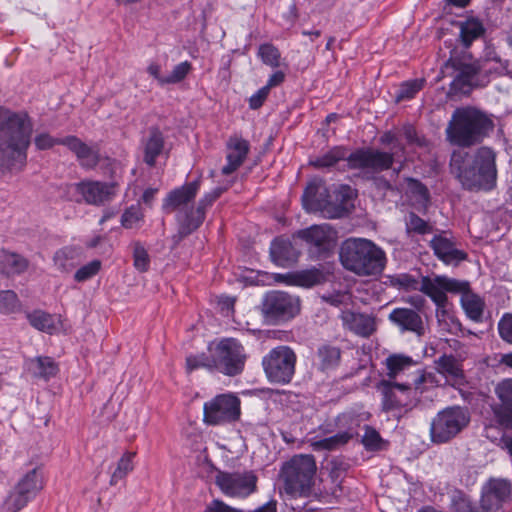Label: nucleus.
<instances>
[{
  "label": "nucleus",
  "instance_id": "nucleus-37",
  "mask_svg": "<svg viewBox=\"0 0 512 512\" xmlns=\"http://www.w3.org/2000/svg\"><path fill=\"white\" fill-rule=\"evenodd\" d=\"M415 364L412 357L404 354H391L385 359L386 380L396 381V378Z\"/></svg>",
  "mask_w": 512,
  "mask_h": 512
},
{
  "label": "nucleus",
  "instance_id": "nucleus-45",
  "mask_svg": "<svg viewBox=\"0 0 512 512\" xmlns=\"http://www.w3.org/2000/svg\"><path fill=\"white\" fill-rule=\"evenodd\" d=\"M22 304L18 295L12 290L0 291V313L10 315L20 312Z\"/></svg>",
  "mask_w": 512,
  "mask_h": 512
},
{
  "label": "nucleus",
  "instance_id": "nucleus-3",
  "mask_svg": "<svg viewBox=\"0 0 512 512\" xmlns=\"http://www.w3.org/2000/svg\"><path fill=\"white\" fill-rule=\"evenodd\" d=\"M493 128V121L482 111L457 108L446 127V138L453 145L468 148L482 142Z\"/></svg>",
  "mask_w": 512,
  "mask_h": 512
},
{
  "label": "nucleus",
  "instance_id": "nucleus-43",
  "mask_svg": "<svg viewBox=\"0 0 512 512\" xmlns=\"http://www.w3.org/2000/svg\"><path fill=\"white\" fill-rule=\"evenodd\" d=\"M135 455V452H126L122 455L117 463L116 469L111 475L110 485H117L120 480L124 479L128 473L133 470V459Z\"/></svg>",
  "mask_w": 512,
  "mask_h": 512
},
{
  "label": "nucleus",
  "instance_id": "nucleus-6",
  "mask_svg": "<svg viewBox=\"0 0 512 512\" xmlns=\"http://www.w3.org/2000/svg\"><path fill=\"white\" fill-rule=\"evenodd\" d=\"M427 380L425 373H419L413 384L407 382L382 379L376 388L381 394V407L384 412L408 411L420 402V396L425 391L424 383Z\"/></svg>",
  "mask_w": 512,
  "mask_h": 512
},
{
  "label": "nucleus",
  "instance_id": "nucleus-15",
  "mask_svg": "<svg viewBox=\"0 0 512 512\" xmlns=\"http://www.w3.org/2000/svg\"><path fill=\"white\" fill-rule=\"evenodd\" d=\"M394 162L392 153L380 151L377 149H358L350 153L347 157L348 167L350 169L367 170L378 173L389 169Z\"/></svg>",
  "mask_w": 512,
  "mask_h": 512
},
{
  "label": "nucleus",
  "instance_id": "nucleus-20",
  "mask_svg": "<svg viewBox=\"0 0 512 512\" xmlns=\"http://www.w3.org/2000/svg\"><path fill=\"white\" fill-rule=\"evenodd\" d=\"M297 237L316 247L319 253H329L335 246L336 232L328 224L313 225L299 230Z\"/></svg>",
  "mask_w": 512,
  "mask_h": 512
},
{
  "label": "nucleus",
  "instance_id": "nucleus-50",
  "mask_svg": "<svg viewBox=\"0 0 512 512\" xmlns=\"http://www.w3.org/2000/svg\"><path fill=\"white\" fill-rule=\"evenodd\" d=\"M423 79H415L401 84L396 95V101H402L413 98L424 86Z\"/></svg>",
  "mask_w": 512,
  "mask_h": 512
},
{
  "label": "nucleus",
  "instance_id": "nucleus-26",
  "mask_svg": "<svg viewBox=\"0 0 512 512\" xmlns=\"http://www.w3.org/2000/svg\"><path fill=\"white\" fill-rule=\"evenodd\" d=\"M388 319L397 326L402 332H412L419 336L424 333V326L421 316L418 312L410 308H394Z\"/></svg>",
  "mask_w": 512,
  "mask_h": 512
},
{
  "label": "nucleus",
  "instance_id": "nucleus-29",
  "mask_svg": "<svg viewBox=\"0 0 512 512\" xmlns=\"http://www.w3.org/2000/svg\"><path fill=\"white\" fill-rule=\"evenodd\" d=\"M227 150V164L222 167L224 175L233 173L242 165L249 152V142L241 137H230Z\"/></svg>",
  "mask_w": 512,
  "mask_h": 512
},
{
  "label": "nucleus",
  "instance_id": "nucleus-62",
  "mask_svg": "<svg viewBox=\"0 0 512 512\" xmlns=\"http://www.w3.org/2000/svg\"><path fill=\"white\" fill-rule=\"evenodd\" d=\"M284 80L285 74L282 71H276L270 76L265 87H268V90L270 91L271 88L280 85Z\"/></svg>",
  "mask_w": 512,
  "mask_h": 512
},
{
  "label": "nucleus",
  "instance_id": "nucleus-34",
  "mask_svg": "<svg viewBox=\"0 0 512 512\" xmlns=\"http://www.w3.org/2000/svg\"><path fill=\"white\" fill-rule=\"evenodd\" d=\"M29 370L36 378L46 381L55 377L59 372V366L56 361L49 356H37L29 360Z\"/></svg>",
  "mask_w": 512,
  "mask_h": 512
},
{
  "label": "nucleus",
  "instance_id": "nucleus-2",
  "mask_svg": "<svg viewBox=\"0 0 512 512\" xmlns=\"http://www.w3.org/2000/svg\"><path fill=\"white\" fill-rule=\"evenodd\" d=\"M26 113H15L0 106V172L22 169L32 135Z\"/></svg>",
  "mask_w": 512,
  "mask_h": 512
},
{
  "label": "nucleus",
  "instance_id": "nucleus-48",
  "mask_svg": "<svg viewBox=\"0 0 512 512\" xmlns=\"http://www.w3.org/2000/svg\"><path fill=\"white\" fill-rule=\"evenodd\" d=\"M347 157L346 149L342 147H334L323 156L312 161L311 164L317 168L331 167L339 160H347Z\"/></svg>",
  "mask_w": 512,
  "mask_h": 512
},
{
  "label": "nucleus",
  "instance_id": "nucleus-57",
  "mask_svg": "<svg viewBox=\"0 0 512 512\" xmlns=\"http://www.w3.org/2000/svg\"><path fill=\"white\" fill-rule=\"evenodd\" d=\"M382 438L377 430L367 427L362 443L367 450L376 451L381 448Z\"/></svg>",
  "mask_w": 512,
  "mask_h": 512
},
{
  "label": "nucleus",
  "instance_id": "nucleus-33",
  "mask_svg": "<svg viewBox=\"0 0 512 512\" xmlns=\"http://www.w3.org/2000/svg\"><path fill=\"white\" fill-rule=\"evenodd\" d=\"M25 316L29 324L40 332L53 335L59 331L55 316L46 311L35 309L30 312H25Z\"/></svg>",
  "mask_w": 512,
  "mask_h": 512
},
{
  "label": "nucleus",
  "instance_id": "nucleus-28",
  "mask_svg": "<svg viewBox=\"0 0 512 512\" xmlns=\"http://www.w3.org/2000/svg\"><path fill=\"white\" fill-rule=\"evenodd\" d=\"M143 148V161L150 167L155 166L157 157L162 153L165 138L157 126L148 128L147 133L141 141Z\"/></svg>",
  "mask_w": 512,
  "mask_h": 512
},
{
  "label": "nucleus",
  "instance_id": "nucleus-54",
  "mask_svg": "<svg viewBox=\"0 0 512 512\" xmlns=\"http://www.w3.org/2000/svg\"><path fill=\"white\" fill-rule=\"evenodd\" d=\"M406 227L408 232H415L417 234H426L432 231V226L414 212L408 214Z\"/></svg>",
  "mask_w": 512,
  "mask_h": 512
},
{
  "label": "nucleus",
  "instance_id": "nucleus-1",
  "mask_svg": "<svg viewBox=\"0 0 512 512\" xmlns=\"http://www.w3.org/2000/svg\"><path fill=\"white\" fill-rule=\"evenodd\" d=\"M450 171L466 190H491L497 180L496 152L487 146L472 154L456 150L451 154Z\"/></svg>",
  "mask_w": 512,
  "mask_h": 512
},
{
  "label": "nucleus",
  "instance_id": "nucleus-53",
  "mask_svg": "<svg viewBox=\"0 0 512 512\" xmlns=\"http://www.w3.org/2000/svg\"><path fill=\"white\" fill-rule=\"evenodd\" d=\"M499 337L506 344L512 345V313L505 312L497 323Z\"/></svg>",
  "mask_w": 512,
  "mask_h": 512
},
{
  "label": "nucleus",
  "instance_id": "nucleus-21",
  "mask_svg": "<svg viewBox=\"0 0 512 512\" xmlns=\"http://www.w3.org/2000/svg\"><path fill=\"white\" fill-rule=\"evenodd\" d=\"M223 193L222 188H215L211 192L205 194L198 202L197 207L186 211L183 218H180L182 222L181 232L189 234L196 230L204 221L206 209L210 207Z\"/></svg>",
  "mask_w": 512,
  "mask_h": 512
},
{
  "label": "nucleus",
  "instance_id": "nucleus-18",
  "mask_svg": "<svg viewBox=\"0 0 512 512\" xmlns=\"http://www.w3.org/2000/svg\"><path fill=\"white\" fill-rule=\"evenodd\" d=\"M332 196L325 182L321 179L312 180L302 195V204L308 212H321L327 218V210L331 207Z\"/></svg>",
  "mask_w": 512,
  "mask_h": 512
},
{
  "label": "nucleus",
  "instance_id": "nucleus-19",
  "mask_svg": "<svg viewBox=\"0 0 512 512\" xmlns=\"http://www.w3.org/2000/svg\"><path fill=\"white\" fill-rule=\"evenodd\" d=\"M115 186V184L90 180L75 184V189L85 203L100 206L114 197Z\"/></svg>",
  "mask_w": 512,
  "mask_h": 512
},
{
  "label": "nucleus",
  "instance_id": "nucleus-47",
  "mask_svg": "<svg viewBox=\"0 0 512 512\" xmlns=\"http://www.w3.org/2000/svg\"><path fill=\"white\" fill-rule=\"evenodd\" d=\"M214 353H200L197 355H189L186 357V368L188 372L204 368L211 372L214 370Z\"/></svg>",
  "mask_w": 512,
  "mask_h": 512
},
{
  "label": "nucleus",
  "instance_id": "nucleus-23",
  "mask_svg": "<svg viewBox=\"0 0 512 512\" xmlns=\"http://www.w3.org/2000/svg\"><path fill=\"white\" fill-rule=\"evenodd\" d=\"M331 207L327 210L328 219H337L347 216L354 209L356 191L349 185H339L333 191Z\"/></svg>",
  "mask_w": 512,
  "mask_h": 512
},
{
  "label": "nucleus",
  "instance_id": "nucleus-52",
  "mask_svg": "<svg viewBox=\"0 0 512 512\" xmlns=\"http://www.w3.org/2000/svg\"><path fill=\"white\" fill-rule=\"evenodd\" d=\"M102 263L98 259H94L86 265L80 267L74 274L76 282H85L97 275L101 269Z\"/></svg>",
  "mask_w": 512,
  "mask_h": 512
},
{
  "label": "nucleus",
  "instance_id": "nucleus-27",
  "mask_svg": "<svg viewBox=\"0 0 512 512\" xmlns=\"http://www.w3.org/2000/svg\"><path fill=\"white\" fill-rule=\"evenodd\" d=\"M342 266L358 276H378L385 268L387 258H339Z\"/></svg>",
  "mask_w": 512,
  "mask_h": 512
},
{
  "label": "nucleus",
  "instance_id": "nucleus-8",
  "mask_svg": "<svg viewBox=\"0 0 512 512\" xmlns=\"http://www.w3.org/2000/svg\"><path fill=\"white\" fill-rule=\"evenodd\" d=\"M208 352L214 353V370L228 377H235L245 369L248 359L242 342L234 337H223L208 345Z\"/></svg>",
  "mask_w": 512,
  "mask_h": 512
},
{
  "label": "nucleus",
  "instance_id": "nucleus-7",
  "mask_svg": "<svg viewBox=\"0 0 512 512\" xmlns=\"http://www.w3.org/2000/svg\"><path fill=\"white\" fill-rule=\"evenodd\" d=\"M445 76L453 78L450 90L453 93L468 94L475 87L485 86L488 80L482 76L479 62L470 54L451 55L442 68Z\"/></svg>",
  "mask_w": 512,
  "mask_h": 512
},
{
  "label": "nucleus",
  "instance_id": "nucleus-16",
  "mask_svg": "<svg viewBox=\"0 0 512 512\" xmlns=\"http://www.w3.org/2000/svg\"><path fill=\"white\" fill-rule=\"evenodd\" d=\"M494 393L499 402L490 405L492 421L497 427L512 431V378L499 381L494 388Z\"/></svg>",
  "mask_w": 512,
  "mask_h": 512
},
{
  "label": "nucleus",
  "instance_id": "nucleus-13",
  "mask_svg": "<svg viewBox=\"0 0 512 512\" xmlns=\"http://www.w3.org/2000/svg\"><path fill=\"white\" fill-rule=\"evenodd\" d=\"M241 416V401L232 393L218 394L203 405V422L221 426L236 422Z\"/></svg>",
  "mask_w": 512,
  "mask_h": 512
},
{
  "label": "nucleus",
  "instance_id": "nucleus-4",
  "mask_svg": "<svg viewBox=\"0 0 512 512\" xmlns=\"http://www.w3.org/2000/svg\"><path fill=\"white\" fill-rule=\"evenodd\" d=\"M299 258H271L277 267L287 269L286 272L272 273L276 283L286 286L311 289L324 285L335 279L334 267L330 263L310 266L306 269H296Z\"/></svg>",
  "mask_w": 512,
  "mask_h": 512
},
{
  "label": "nucleus",
  "instance_id": "nucleus-11",
  "mask_svg": "<svg viewBox=\"0 0 512 512\" xmlns=\"http://www.w3.org/2000/svg\"><path fill=\"white\" fill-rule=\"evenodd\" d=\"M470 423L467 408L460 406L447 407L433 418L430 435L434 443H446L459 434Z\"/></svg>",
  "mask_w": 512,
  "mask_h": 512
},
{
  "label": "nucleus",
  "instance_id": "nucleus-22",
  "mask_svg": "<svg viewBox=\"0 0 512 512\" xmlns=\"http://www.w3.org/2000/svg\"><path fill=\"white\" fill-rule=\"evenodd\" d=\"M223 193L222 188H215L211 192L205 194L198 202L197 207L186 211L183 218H180L182 222L181 232L189 234L196 230L204 221L206 209L210 207Z\"/></svg>",
  "mask_w": 512,
  "mask_h": 512
},
{
  "label": "nucleus",
  "instance_id": "nucleus-25",
  "mask_svg": "<svg viewBox=\"0 0 512 512\" xmlns=\"http://www.w3.org/2000/svg\"><path fill=\"white\" fill-rule=\"evenodd\" d=\"M63 146H66L77 158L81 167L85 169L95 168L100 155L97 149L87 145L80 138L70 135L64 137Z\"/></svg>",
  "mask_w": 512,
  "mask_h": 512
},
{
  "label": "nucleus",
  "instance_id": "nucleus-64",
  "mask_svg": "<svg viewBox=\"0 0 512 512\" xmlns=\"http://www.w3.org/2000/svg\"><path fill=\"white\" fill-rule=\"evenodd\" d=\"M253 512H278L277 501L275 499H271L267 503L255 509Z\"/></svg>",
  "mask_w": 512,
  "mask_h": 512
},
{
  "label": "nucleus",
  "instance_id": "nucleus-56",
  "mask_svg": "<svg viewBox=\"0 0 512 512\" xmlns=\"http://www.w3.org/2000/svg\"><path fill=\"white\" fill-rule=\"evenodd\" d=\"M191 70V64L188 61L177 64L172 72L165 76V80L162 81V85L175 84L181 82Z\"/></svg>",
  "mask_w": 512,
  "mask_h": 512
},
{
  "label": "nucleus",
  "instance_id": "nucleus-35",
  "mask_svg": "<svg viewBox=\"0 0 512 512\" xmlns=\"http://www.w3.org/2000/svg\"><path fill=\"white\" fill-rule=\"evenodd\" d=\"M460 304L470 320L476 323L482 321L485 309V302L482 297L470 290L460 298Z\"/></svg>",
  "mask_w": 512,
  "mask_h": 512
},
{
  "label": "nucleus",
  "instance_id": "nucleus-31",
  "mask_svg": "<svg viewBox=\"0 0 512 512\" xmlns=\"http://www.w3.org/2000/svg\"><path fill=\"white\" fill-rule=\"evenodd\" d=\"M339 256H384V252L366 238H348L340 246Z\"/></svg>",
  "mask_w": 512,
  "mask_h": 512
},
{
  "label": "nucleus",
  "instance_id": "nucleus-9",
  "mask_svg": "<svg viewBox=\"0 0 512 512\" xmlns=\"http://www.w3.org/2000/svg\"><path fill=\"white\" fill-rule=\"evenodd\" d=\"M44 486V475L40 467L26 471L5 498L0 512H19L37 497Z\"/></svg>",
  "mask_w": 512,
  "mask_h": 512
},
{
  "label": "nucleus",
  "instance_id": "nucleus-41",
  "mask_svg": "<svg viewBox=\"0 0 512 512\" xmlns=\"http://www.w3.org/2000/svg\"><path fill=\"white\" fill-rule=\"evenodd\" d=\"M437 365L439 372L446 376L454 379H462L464 377L462 365L452 354L440 356L437 360Z\"/></svg>",
  "mask_w": 512,
  "mask_h": 512
},
{
  "label": "nucleus",
  "instance_id": "nucleus-40",
  "mask_svg": "<svg viewBox=\"0 0 512 512\" xmlns=\"http://www.w3.org/2000/svg\"><path fill=\"white\" fill-rule=\"evenodd\" d=\"M352 438L351 432L341 431L333 436L312 441L311 447L314 451H334L346 445Z\"/></svg>",
  "mask_w": 512,
  "mask_h": 512
},
{
  "label": "nucleus",
  "instance_id": "nucleus-59",
  "mask_svg": "<svg viewBox=\"0 0 512 512\" xmlns=\"http://www.w3.org/2000/svg\"><path fill=\"white\" fill-rule=\"evenodd\" d=\"M64 137L63 138H54L49 134L42 133L36 136L34 142L39 150H46L50 149L55 145H63Z\"/></svg>",
  "mask_w": 512,
  "mask_h": 512
},
{
  "label": "nucleus",
  "instance_id": "nucleus-49",
  "mask_svg": "<svg viewBox=\"0 0 512 512\" xmlns=\"http://www.w3.org/2000/svg\"><path fill=\"white\" fill-rule=\"evenodd\" d=\"M439 284L445 293L460 294L461 297L471 290L470 283L466 280H458L446 276H439Z\"/></svg>",
  "mask_w": 512,
  "mask_h": 512
},
{
  "label": "nucleus",
  "instance_id": "nucleus-63",
  "mask_svg": "<svg viewBox=\"0 0 512 512\" xmlns=\"http://www.w3.org/2000/svg\"><path fill=\"white\" fill-rule=\"evenodd\" d=\"M218 304L222 310L233 311L235 305V298L227 295H221L218 298Z\"/></svg>",
  "mask_w": 512,
  "mask_h": 512
},
{
  "label": "nucleus",
  "instance_id": "nucleus-17",
  "mask_svg": "<svg viewBox=\"0 0 512 512\" xmlns=\"http://www.w3.org/2000/svg\"><path fill=\"white\" fill-rule=\"evenodd\" d=\"M512 493V483L507 479L490 478L482 487L480 505L486 512H497Z\"/></svg>",
  "mask_w": 512,
  "mask_h": 512
},
{
  "label": "nucleus",
  "instance_id": "nucleus-60",
  "mask_svg": "<svg viewBox=\"0 0 512 512\" xmlns=\"http://www.w3.org/2000/svg\"><path fill=\"white\" fill-rule=\"evenodd\" d=\"M203 512H242V511L227 505L222 500L214 499L206 506V508Z\"/></svg>",
  "mask_w": 512,
  "mask_h": 512
},
{
  "label": "nucleus",
  "instance_id": "nucleus-38",
  "mask_svg": "<svg viewBox=\"0 0 512 512\" xmlns=\"http://www.w3.org/2000/svg\"><path fill=\"white\" fill-rule=\"evenodd\" d=\"M420 291L430 297L437 308H445L447 304V295L445 290L439 284V276L433 280L429 277H423L420 285Z\"/></svg>",
  "mask_w": 512,
  "mask_h": 512
},
{
  "label": "nucleus",
  "instance_id": "nucleus-46",
  "mask_svg": "<svg viewBox=\"0 0 512 512\" xmlns=\"http://www.w3.org/2000/svg\"><path fill=\"white\" fill-rule=\"evenodd\" d=\"M27 268V258H0V274L7 277L20 274Z\"/></svg>",
  "mask_w": 512,
  "mask_h": 512
},
{
  "label": "nucleus",
  "instance_id": "nucleus-36",
  "mask_svg": "<svg viewBox=\"0 0 512 512\" xmlns=\"http://www.w3.org/2000/svg\"><path fill=\"white\" fill-rule=\"evenodd\" d=\"M431 247L435 256H467L458 248L455 239L446 232L436 235L431 240Z\"/></svg>",
  "mask_w": 512,
  "mask_h": 512
},
{
  "label": "nucleus",
  "instance_id": "nucleus-30",
  "mask_svg": "<svg viewBox=\"0 0 512 512\" xmlns=\"http://www.w3.org/2000/svg\"><path fill=\"white\" fill-rule=\"evenodd\" d=\"M341 320L345 329L361 337H369L376 329L374 318L363 313L343 311Z\"/></svg>",
  "mask_w": 512,
  "mask_h": 512
},
{
  "label": "nucleus",
  "instance_id": "nucleus-12",
  "mask_svg": "<svg viewBox=\"0 0 512 512\" xmlns=\"http://www.w3.org/2000/svg\"><path fill=\"white\" fill-rule=\"evenodd\" d=\"M300 299L288 292L280 290L268 291L261 303V312L270 323H284L300 312Z\"/></svg>",
  "mask_w": 512,
  "mask_h": 512
},
{
  "label": "nucleus",
  "instance_id": "nucleus-58",
  "mask_svg": "<svg viewBox=\"0 0 512 512\" xmlns=\"http://www.w3.org/2000/svg\"><path fill=\"white\" fill-rule=\"evenodd\" d=\"M292 244L283 237L276 238L270 247V256H289L291 254Z\"/></svg>",
  "mask_w": 512,
  "mask_h": 512
},
{
  "label": "nucleus",
  "instance_id": "nucleus-39",
  "mask_svg": "<svg viewBox=\"0 0 512 512\" xmlns=\"http://www.w3.org/2000/svg\"><path fill=\"white\" fill-rule=\"evenodd\" d=\"M457 25L460 29L461 42L467 48L485 32L482 22L475 18L459 21Z\"/></svg>",
  "mask_w": 512,
  "mask_h": 512
},
{
  "label": "nucleus",
  "instance_id": "nucleus-61",
  "mask_svg": "<svg viewBox=\"0 0 512 512\" xmlns=\"http://www.w3.org/2000/svg\"><path fill=\"white\" fill-rule=\"evenodd\" d=\"M269 90H268V87H262L261 89H259L255 94H253L250 98H249V106L251 109H258L260 108L264 101L267 99L268 95H269Z\"/></svg>",
  "mask_w": 512,
  "mask_h": 512
},
{
  "label": "nucleus",
  "instance_id": "nucleus-44",
  "mask_svg": "<svg viewBox=\"0 0 512 512\" xmlns=\"http://www.w3.org/2000/svg\"><path fill=\"white\" fill-rule=\"evenodd\" d=\"M144 221V212L140 204L131 205L121 216V225L126 229H137Z\"/></svg>",
  "mask_w": 512,
  "mask_h": 512
},
{
  "label": "nucleus",
  "instance_id": "nucleus-24",
  "mask_svg": "<svg viewBox=\"0 0 512 512\" xmlns=\"http://www.w3.org/2000/svg\"><path fill=\"white\" fill-rule=\"evenodd\" d=\"M200 188L199 181L189 182L168 193L164 199L162 208L166 213H171L185 208L194 200Z\"/></svg>",
  "mask_w": 512,
  "mask_h": 512
},
{
  "label": "nucleus",
  "instance_id": "nucleus-32",
  "mask_svg": "<svg viewBox=\"0 0 512 512\" xmlns=\"http://www.w3.org/2000/svg\"><path fill=\"white\" fill-rule=\"evenodd\" d=\"M342 351L338 346L324 343L317 348L316 365L323 373H331L337 370L341 363Z\"/></svg>",
  "mask_w": 512,
  "mask_h": 512
},
{
  "label": "nucleus",
  "instance_id": "nucleus-10",
  "mask_svg": "<svg viewBox=\"0 0 512 512\" xmlns=\"http://www.w3.org/2000/svg\"><path fill=\"white\" fill-rule=\"evenodd\" d=\"M297 355L287 345L272 348L262 358V367L269 383L286 385L294 378Z\"/></svg>",
  "mask_w": 512,
  "mask_h": 512
},
{
  "label": "nucleus",
  "instance_id": "nucleus-55",
  "mask_svg": "<svg viewBox=\"0 0 512 512\" xmlns=\"http://www.w3.org/2000/svg\"><path fill=\"white\" fill-rule=\"evenodd\" d=\"M393 286L403 289L405 291H416L420 290L419 281L412 275L402 273L394 276L391 280Z\"/></svg>",
  "mask_w": 512,
  "mask_h": 512
},
{
  "label": "nucleus",
  "instance_id": "nucleus-5",
  "mask_svg": "<svg viewBox=\"0 0 512 512\" xmlns=\"http://www.w3.org/2000/svg\"><path fill=\"white\" fill-rule=\"evenodd\" d=\"M317 465L311 454H296L280 468L285 493L292 497H309L315 485Z\"/></svg>",
  "mask_w": 512,
  "mask_h": 512
},
{
  "label": "nucleus",
  "instance_id": "nucleus-42",
  "mask_svg": "<svg viewBox=\"0 0 512 512\" xmlns=\"http://www.w3.org/2000/svg\"><path fill=\"white\" fill-rule=\"evenodd\" d=\"M408 187L412 195L414 205L419 211H425L430 202V194L427 187L415 179L409 180Z\"/></svg>",
  "mask_w": 512,
  "mask_h": 512
},
{
  "label": "nucleus",
  "instance_id": "nucleus-51",
  "mask_svg": "<svg viewBox=\"0 0 512 512\" xmlns=\"http://www.w3.org/2000/svg\"><path fill=\"white\" fill-rule=\"evenodd\" d=\"M258 55L262 61L272 68L279 67L280 65V52L271 44H263L259 47Z\"/></svg>",
  "mask_w": 512,
  "mask_h": 512
},
{
  "label": "nucleus",
  "instance_id": "nucleus-14",
  "mask_svg": "<svg viewBox=\"0 0 512 512\" xmlns=\"http://www.w3.org/2000/svg\"><path fill=\"white\" fill-rule=\"evenodd\" d=\"M258 477L252 470L243 472L219 471L215 477V484L227 497L247 498L257 490Z\"/></svg>",
  "mask_w": 512,
  "mask_h": 512
}]
</instances>
